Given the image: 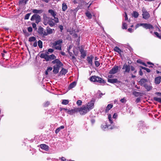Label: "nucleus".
<instances>
[{
	"mask_svg": "<svg viewBox=\"0 0 161 161\" xmlns=\"http://www.w3.org/2000/svg\"><path fill=\"white\" fill-rule=\"evenodd\" d=\"M43 12L42 10H38L36 9H33L32 10V12L35 14H41Z\"/></svg>",
	"mask_w": 161,
	"mask_h": 161,
	"instance_id": "nucleus-28",
	"label": "nucleus"
},
{
	"mask_svg": "<svg viewBox=\"0 0 161 161\" xmlns=\"http://www.w3.org/2000/svg\"><path fill=\"white\" fill-rule=\"evenodd\" d=\"M143 86L147 89V91H149L152 89V87L150 86H149L147 83L146 84H145Z\"/></svg>",
	"mask_w": 161,
	"mask_h": 161,
	"instance_id": "nucleus-30",
	"label": "nucleus"
},
{
	"mask_svg": "<svg viewBox=\"0 0 161 161\" xmlns=\"http://www.w3.org/2000/svg\"><path fill=\"white\" fill-rule=\"evenodd\" d=\"M48 12L50 13L51 15L54 18V22L55 23H58L59 22L58 19V18L56 17L57 13L52 9H49Z\"/></svg>",
	"mask_w": 161,
	"mask_h": 161,
	"instance_id": "nucleus-7",
	"label": "nucleus"
},
{
	"mask_svg": "<svg viewBox=\"0 0 161 161\" xmlns=\"http://www.w3.org/2000/svg\"><path fill=\"white\" fill-rule=\"evenodd\" d=\"M142 25H143V27L146 29H153L154 28L153 26L149 24L143 23L142 24Z\"/></svg>",
	"mask_w": 161,
	"mask_h": 161,
	"instance_id": "nucleus-17",
	"label": "nucleus"
},
{
	"mask_svg": "<svg viewBox=\"0 0 161 161\" xmlns=\"http://www.w3.org/2000/svg\"><path fill=\"white\" fill-rule=\"evenodd\" d=\"M108 81L111 83L114 84L115 83H120L121 82L120 81L118 80L116 78L115 79H108Z\"/></svg>",
	"mask_w": 161,
	"mask_h": 161,
	"instance_id": "nucleus-15",
	"label": "nucleus"
},
{
	"mask_svg": "<svg viewBox=\"0 0 161 161\" xmlns=\"http://www.w3.org/2000/svg\"><path fill=\"white\" fill-rule=\"evenodd\" d=\"M53 48L57 49V50H61V45H59L58 46H53Z\"/></svg>",
	"mask_w": 161,
	"mask_h": 161,
	"instance_id": "nucleus-36",
	"label": "nucleus"
},
{
	"mask_svg": "<svg viewBox=\"0 0 161 161\" xmlns=\"http://www.w3.org/2000/svg\"><path fill=\"white\" fill-rule=\"evenodd\" d=\"M64 128V125H61L59 127L57 128L55 130V132L56 134L58 133L61 130L63 129Z\"/></svg>",
	"mask_w": 161,
	"mask_h": 161,
	"instance_id": "nucleus-29",
	"label": "nucleus"
},
{
	"mask_svg": "<svg viewBox=\"0 0 161 161\" xmlns=\"http://www.w3.org/2000/svg\"><path fill=\"white\" fill-rule=\"evenodd\" d=\"M43 23L45 25H49L50 27H52L55 25L56 23L55 22H54L53 21V20L54 21V19H53L52 18L48 17L45 16H43Z\"/></svg>",
	"mask_w": 161,
	"mask_h": 161,
	"instance_id": "nucleus-2",
	"label": "nucleus"
},
{
	"mask_svg": "<svg viewBox=\"0 0 161 161\" xmlns=\"http://www.w3.org/2000/svg\"><path fill=\"white\" fill-rule=\"evenodd\" d=\"M70 34L72 35L74 37L77 38L78 37L77 34L76 33L75 31L74 30H72L69 32Z\"/></svg>",
	"mask_w": 161,
	"mask_h": 161,
	"instance_id": "nucleus-23",
	"label": "nucleus"
},
{
	"mask_svg": "<svg viewBox=\"0 0 161 161\" xmlns=\"http://www.w3.org/2000/svg\"><path fill=\"white\" fill-rule=\"evenodd\" d=\"M94 58V57L92 55H91L87 57L86 60L88 63L92 65V59Z\"/></svg>",
	"mask_w": 161,
	"mask_h": 161,
	"instance_id": "nucleus-16",
	"label": "nucleus"
},
{
	"mask_svg": "<svg viewBox=\"0 0 161 161\" xmlns=\"http://www.w3.org/2000/svg\"><path fill=\"white\" fill-rule=\"evenodd\" d=\"M153 99L154 101H157L161 103V98L157 97H153Z\"/></svg>",
	"mask_w": 161,
	"mask_h": 161,
	"instance_id": "nucleus-33",
	"label": "nucleus"
},
{
	"mask_svg": "<svg viewBox=\"0 0 161 161\" xmlns=\"http://www.w3.org/2000/svg\"><path fill=\"white\" fill-rule=\"evenodd\" d=\"M154 34L157 37L160 39H161V35H160L158 32H154Z\"/></svg>",
	"mask_w": 161,
	"mask_h": 161,
	"instance_id": "nucleus-47",
	"label": "nucleus"
},
{
	"mask_svg": "<svg viewBox=\"0 0 161 161\" xmlns=\"http://www.w3.org/2000/svg\"><path fill=\"white\" fill-rule=\"evenodd\" d=\"M122 69L124 70L123 73L124 74L129 73L130 70V66L129 64L125 63L123 65Z\"/></svg>",
	"mask_w": 161,
	"mask_h": 161,
	"instance_id": "nucleus-9",
	"label": "nucleus"
},
{
	"mask_svg": "<svg viewBox=\"0 0 161 161\" xmlns=\"http://www.w3.org/2000/svg\"><path fill=\"white\" fill-rule=\"evenodd\" d=\"M40 147L41 149L46 151H47L49 150V147L48 146L45 144H41L40 145Z\"/></svg>",
	"mask_w": 161,
	"mask_h": 161,
	"instance_id": "nucleus-21",
	"label": "nucleus"
},
{
	"mask_svg": "<svg viewBox=\"0 0 161 161\" xmlns=\"http://www.w3.org/2000/svg\"><path fill=\"white\" fill-rule=\"evenodd\" d=\"M95 66L97 67H98L100 65L99 62L97 61H95Z\"/></svg>",
	"mask_w": 161,
	"mask_h": 161,
	"instance_id": "nucleus-48",
	"label": "nucleus"
},
{
	"mask_svg": "<svg viewBox=\"0 0 161 161\" xmlns=\"http://www.w3.org/2000/svg\"><path fill=\"white\" fill-rule=\"evenodd\" d=\"M61 161H65L66 160V159L64 157H62L61 158Z\"/></svg>",
	"mask_w": 161,
	"mask_h": 161,
	"instance_id": "nucleus-64",
	"label": "nucleus"
},
{
	"mask_svg": "<svg viewBox=\"0 0 161 161\" xmlns=\"http://www.w3.org/2000/svg\"><path fill=\"white\" fill-rule=\"evenodd\" d=\"M140 67L142 69L146 70L147 71V72H148V73H149V72H151L150 69H149L148 68H146V67H143V66H140Z\"/></svg>",
	"mask_w": 161,
	"mask_h": 161,
	"instance_id": "nucleus-40",
	"label": "nucleus"
},
{
	"mask_svg": "<svg viewBox=\"0 0 161 161\" xmlns=\"http://www.w3.org/2000/svg\"><path fill=\"white\" fill-rule=\"evenodd\" d=\"M120 101L122 103H125L126 102V100L124 98H123L120 100Z\"/></svg>",
	"mask_w": 161,
	"mask_h": 161,
	"instance_id": "nucleus-53",
	"label": "nucleus"
},
{
	"mask_svg": "<svg viewBox=\"0 0 161 161\" xmlns=\"http://www.w3.org/2000/svg\"><path fill=\"white\" fill-rule=\"evenodd\" d=\"M46 36H48L49 35H51L52 34L53 31H55L54 29H52L50 28L49 26H47L46 27Z\"/></svg>",
	"mask_w": 161,
	"mask_h": 161,
	"instance_id": "nucleus-14",
	"label": "nucleus"
},
{
	"mask_svg": "<svg viewBox=\"0 0 161 161\" xmlns=\"http://www.w3.org/2000/svg\"><path fill=\"white\" fill-rule=\"evenodd\" d=\"M48 52L52 53L53 52L54 50L53 49L49 48L48 49Z\"/></svg>",
	"mask_w": 161,
	"mask_h": 161,
	"instance_id": "nucleus-59",
	"label": "nucleus"
},
{
	"mask_svg": "<svg viewBox=\"0 0 161 161\" xmlns=\"http://www.w3.org/2000/svg\"><path fill=\"white\" fill-rule=\"evenodd\" d=\"M85 14L89 19H91L92 18V15L89 11L86 12L85 13Z\"/></svg>",
	"mask_w": 161,
	"mask_h": 161,
	"instance_id": "nucleus-32",
	"label": "nucleus"
},
{
	"mask_svg": "<svg viewBox=\"0 0 161 161\" xmlns=\"http://www.w3.org/2000/svg\"><path fill=\"white\" fill-rule=\"evenodd\" d=\"M136 62L137 63H139L141 64H142L145 66H147V65L146 64L144 63V62H143L142 61H141V60H137L136 61Z\"/></svg>",
	"mask_w": 161,
	"mask_h": 161,
	"instance_id": "nucleus-34",
	"label": "nucleus"
},
{
	"mask_svg": "<svg viewBox=\"0 0 161 161\" xmlns=\"http://www.w3.org/2000/svg\"><path fill=\"white\" fill-rule=\"evenodd\" d=\"M108 119H109V120L111 124H112L113 123V121L112 120L111 115V114H109L108 116Z\"/></svg>",
	"mask_w": 161,
	"mask_h": 161,
	"instance_id": "nucleus-45",
	"label": "nucleus"
},
{
	"mask_svg": "<svg viewBox=\"0 0 161 161\" xmlns=\"http://www.w3.org/2000/svg\"><path fill=\"white\" fill-rule=\"evenodd\" d=\"M82 102L80 100H78L76 102V104L78 106H80L81 105Z\"/></svg>",
	"mask_w": 161,
	"mask_h": 161,
	"instance_id": "nucleus-49",
	"label": "nucleus"
},
{
	"mask_svg": "<svg viewBox=\"0 0 161 161\" xmlns=\"http://www.w3.org/2000/svg\"><path fill=\"white\" fill-rule=\"evenodd\" d=\"M52 63L56 64L53 67V72L55 74H57L59 72V68L63 66L62 63L58 59H56L52 61Z\"/></svg>",
	"mask_w": 161,
	"mask_h": 161,
	"instance_id": "nucleus-1",
	"label": "nucleus"
},
{
	"mask_svg": "<svg viewBox=\"0 0 161 161\" xmlns=\"http://www.w3.org/2000/svg\"><path fill=\"white\" fill-rule=\"evenodd\" d=\"M139 72V75H140L142 76L143 75V73H142V70L141 69H140Z\"/></svg>",
	"mask_w": 161,
	"mask_h": 161,
	"instance_id": "nucleus-63",
	"label": "nucleus"
},
{
	"mask_svg": "<svg viewBox=\"0 0 161 161\" xmlns=\"http://www.w3.org/2000/svg\"><path fill=\"white\" fill-rule=\"evenodd\" d=\"M94 101L92 100L88 103L86 107L87 108L89 111L94 108Z\"/></svg>",
	"mask_w": 161,
	"mask_h": 161,
	"instance_id": "nucleus-11",
	"label": "nucleus"
},
{
	"mask_svg": "<svg viewBox=\"0 0 161 161\" xmlns=\"http://www.w3.org/2000/svg\"><path fill=\"white\" fill-rule=\"evenodd\" d=\"M80 52L81 54V57L84 58L86 55V52L82 47H81L80 49Z\"/></svg>",
	"mask_w": 161,
	"mask_h": 161,
	"instance_id": "nucleus-18",
	"label": "nucleus"
},
{
	"mask_svg": "<svg viewBox=\"0 0 161 161\" xmlns=\"http://www.w3.org/2000/svg\"><path fill=\"white\" fill-rule=\"evenodd\" d=\"M141 100V98L140 97H138L136 98V103H139Z\"/></svg>",
	"mask_w": 161,
	"mask_h": 161,
	"instance_id": "nucleus-51",
	"label": "nucleus"
},
{
	"mask_svg": "<svg viewBox=\"0 0 161 161\" xmlns=\"http://www.w3.org/2000/svg\"><path fill=\"white\" fill-rule=\"evenodd\" d=\"M28 1V0H22L20 1L19 2V4H22L23 3H24V4L25 5V4H26Z\"/></svg>",
	"mask_w": 161,
	"mask_h": 161,
	"instance_id": "nucleus-43",
	"label": "nucleus"
},
{
	"mask_svg": "<svg viewBox=\"0 0 161 161\" xmlns=\"http://www.w3.org/2000/svg\"><path fill=\"white\" fill-rule=\"evenodd\" d=\"M23 32L25 34V35L26 36H29V34L26 30H23Z\"/></svg>",
	"mask_w": 161,
	"mask_h": 161,
	"instance_id": "nucleus-50",
	"label": "nucleus"
},
{
	"mask_svg": "<svg viewBox=\"0 0 161 161\" xmlns=\"http://www.w3.org/2000/svg\"><path fill=\"white\" fill-rule=\"evenodd\" d=\"M31 14V13H28L26 14L25 16L24 19L25 20L28 19H29V17Z\"/></svg>",
	"mask_w": 161,
	"mask_h": 161,
	"instance_id": "nucleus-44",
	"label": "nucleus"
},
{
	"mask_svg": "<svg viewBox=\"0 0 161 161\" xmlns=\"http://www.w3.org/2000/svg\"><path fill=\"white\" fill-rule=\"evenodd\" d=\"M114 51L118 53L120 57H122L121 53L123 52V51L121 50L118 47L116 46L114 49Z\"/></svg>",
	"mask_w": 161,
	"mask_h": 161,
	"instance_id": "nucleus-20",
	"label": "nucleus"
},
{
	"mask_svg": "<svg viewBox=\"0 0 161 161\" xmlns=\"http://www.w3.org/2000/svg\"><path fill=\"white\" fill-rule=\"evenodd\" d=\"M148 81V80L144 78H142L139 81L140 84L142 86H144L145 84L147 83V82Z\"/></svg>",
	"mask_w": 161,
	"mask_h": 161,
	"instance_id": "nucleus-19",
	"label": "nucleus"
},
{
	"mask_svg": "<svg viewBox=\"0 0 161 161\" xmlns=\"http://www.w3.org/2000/svg\"><path fill=\"white\" fill-rule=\"evenodd\" d=\"M78 108H75L71 110L69 109V110H68L67 113L70 115H73V114L77 113L78 112Z\"/></svg>",
	"mask_w": 161,
	"mask_h": 161,
	"instance_id": "nucleus-13",
	"label": "nucleus"
},
{
	"mask_svg": "<svg viewBox=\"0 0 161 161\" xmlns=\"http://www.w3.org/2000/svg\"><path fill=\"white\" fill-rule=\"evenodd\" d=\"M125 20H127L128 19V17H127V15L126 13L125 12Z\"/></svg>",
	"mask_w": 161,
	"mask_h": 161,
	"instance_id": "nucleus-58",
	"label": "nucleus"
},
{
	"mask_svg": "<svg viewBox=\"0 0 161 161\" xmlns=\"http://www.w3.org/2000/svg\"><path fill=\"white\" fill-rule=\"evenodd\" d=\"M90 80L92 82H98L101 84H105L106 83V81L103 79L96 75L92 76L90 77Z\"/></svg>",
	"mask_w": 161,
	"mask_h": 161,
	"instance_id": "nucleus-3",
	"label": "nucleus"
},
{
	"mask_svg": "<svg viewBox=\"0 0 161 161\" xmlns=\"http://www.w3.org/2000/svg\"><path fill=\"white\" fill-rule=\"evenodd\" d=\"M122 28L123 29H127V24L125 22H123Z\"/></svg>",
	"mask_w": 161,
	"mask_h": 161,
	"instance_id": "nucleus-42",
	"label": "nucleus"
},
{
	"mask_svg": "<svg viewBox=\"0 0 161 161\" xmlns=\"http://www.w3.org/2000/svg\"><path fill=\"white\" fill-rule=\"evenodd\" d=\"M62 40L59 39L53 43V46H56L57 45H61L60 44L62 42Z\"/></svg>",
	"mask_w": 161,
	"mask_h": 161,
	"instance_id": "nucleus-24",
	"label": "nucleus"
},
{
	"mask_svg": "<svg viewBox=\"0 0 161 161\" xmlns=\"http://www.w3.org/2000/svg\"><path fill=\"white\" fill-rule=\"evenodd\" d=\"M36 38L34 36L31 37L29 38V41L30 42H33L36 40Z\"/></svg>",
	"mask_w": 161,
	"mask_h": 161,
	"instance_id": "nucleus-41",
	"label": "nucleus"
},
{
	"mask_svg": "<svg viewBox=\"0 0 161 161\" xmlns=\"http://www.w3.org/2000/svg\"><path fill=\"white\" fill-rule=\"evenodd\" d=\"M71 57H72V59L73 60V61H76V58L75 57V56H74V55H72Z\"/></svg>",
	"mask_w": 161,
	"mask_h": 161,
	"instance_id": "nucleus-60",
	"label": "nucleus"
},
{
	"mask_svg": "<svg viewBox=\"0 0 161 161\" xmlns=\"http://www.w3.org/2000/svg\"><path fill=\"white\" fill-rule=\"evenodd\" d=\"M130 69H131V70L132 71H133L134 70H135V68L133 67V66H130Z\"/></svg>",
	"mask_w": 161,
	"mask_h": 161,
	"instance_id": "nucleus-56",
	"label": "nucleus"
},
{
	"mask_svg": "<svg viewBox=\"0 0 161 161\" xmlns=\"http://www.w3.org/2000/svg\"><path fill=\"white\" fill-rule=\"evenodd\" d=\"M76 85V82L74 81L71 83L68 87V89L69 90L74 87Z\"/></svg>",
	"mask_w": 161,
	"mask_h": 161,
	"instance_id": "nucleus-22",
	"label": "nucleus"
},
{
	"mask_svg": "<svg viewBox=\"0 0 161 161\" xmlns=\"http://www.w3.org/2000/svg\"><path fill=\"white\" fill-rule=\"evenodd\" d=\"M59 28L60 30L62 32L63 29V26L62 25H59Z\"/></svg>",
	"mask_w": 161,
	"mask_h": 161,
	"instance_id": "nucleus-61",
	"label": "nucleus"
},
{
	"mask_svg": "<svg viewBox=\"0 0 161 161\" xmlns=\"http://www.w3.org/2000/svg\"><path fill=\"white\" fill-rule=\"evenodd\" d=\"M142 11L143 18L145 19H148L150 17L149 14L145 10V9H142Z\"/></svg>",
	"mask_w": 161,
	"mask_h": 161,
	"instance_id": "nucleus-12",
	"label": "nucleus"
},
{
	"mask_svg": "<svg viewBox=\"0 0 161 161\" xmlns=\"http://www.w3.org/2000/svg\"><path fill=\"white\" fill-rule=\"evenodd\" d=\"M46 31L44 28L41 26L39 27L38 29L37 32L41 36L45 37L46 36Z\"/></svg>",
	"mask_w": 161,
	"mask_h": 161,
	"instance_id": "nucleus-8",
	"label": "nucleus"
},
{
	"mask_svg": "<svg viewBox=\"0 0 161 161\" xmlns=\"http://www.w3.org/2000/svg\"><path fill=\"white\" fill-rule=\"evenodd\" d=\"M31 21H35V22L38 24L41 21V18L40 16L37 14H34L33 15L31 19Z\"/></svg>",
	"mask_w": 161,
	"mask_h": 161,
	"instance_id": "nucleus-6",
	"label": "nucleus"
},
{
	"mask_svg": "<svg viewBox=\"0 0 161 161\" xmlns=\"http://www.w3.org/2000/svg\"><path fill=\"white\" fill-rule=\"evenodd\" d=\"M69 101L68 100H63L62 103L64 105H67L68 104Z\"/></svg>",
	"mask_w": 161,
	"mask_h": 161,
	"instance_id": "nucleus-37",
	"label": "nucleus"
},
{
	"mask_svg": "<svg viewBox=\"0 0 161 161\" xmlns=\"http://www.w3.org/2000/svg\"><path fill=\"white\" fill-rule=\"evenodd\" d=\"M28 31L29 32H31L32 31V29L31 27H29L28 28Z\"/></svg>",
	"mask_w": 161,
	"mask_h": 161,
	"instance_id": "nucleus-54",
	"label": "nucleus"
},
{
	"mask_svg": "<svg viewBox=\"0 0 161 161\" xmlns=\"http://www.w3.org/2000/svg\"><path fill=\"white\" fill-rule=\"evenodd\" d=\"M113 107V105L111 104H108L105 110L106 113L108 112L109 110H110Z\"/></svg>",
	"mask_w": 161,
	"mask_h": 161,
	"instance_id": "nucleus-26",
	"label": "nucleus"
},
{
	"mask_svg": "<svg viewBox=\"0 0 161 161\" xmlns=\"http://www.w3.org/2000/svg\"><path fill=\"white\" fill-rule=\"evenodd\" d=\"M78 112L82 115H84L86 114L89 111L85 105H83L80 108H78Z\"/></svg>",
	"mask_w": 161,
	"mask_h": 161,
	"instance_id": "nucleus-5",
	"label": "nucleus"
},
{
	"mask_svg": "<svg viewBox=\"0 0 161 161\" xmlns=\"http://www.w3.org/2000/svg\"><path fill=\"white\" fill-rule=\"evenodd\" d=\"M161 81V77L158 76L156 77L155 79V84H159Z\"/></svg>",
	"mask_w": 161,
	"mask_h": 161,
	"instance_id": "nucleus-25",
	"label": "nucleus"
},
{
	"mask_svg": "<svg viewBox=\"0 0 161 161\" xmlns=\"http://www.w3.org/2000/svg\"><path fill=\"white\" fill-rule=\"evenodd\" d=\"M32 24L33 27L36 30L37 28L36 24L35 23H32Z\"/></svg>",
	"mask_w": 161,
	"mask_h": 161,
	"instance_id": "nucleus-52",
	"label": "nucleus"
},
{
	"mask_svg": "<svg viewBox=\"0 0 161 161\" xmlns=\"http://www.w3.org/2000/svg\"><path fill=\"white\" fill-rule=\"evenodd\" d=\"M68 72V71L67 69H64V68H62L61 70L59 72V73L60 75H65Z\"/></svg>",
	"mask_w": 161,
	"mask_h": 161,
	"instance_id": "nucleus-27",
	"label": "nucleus"
},
{
	"mask_svg": "<svg viewBox=\"0 0 161 161\" xmlns=\"http://www.w3.org/2000/svg\"><path fill=\"white\" fill-rule=\"evenodd\" d=\"M40 57L41 58L45 59L47 61L53 60L56 58L55 55L53 54L49 56H47L46 54H41Z\"/></svg>",
	"mask_w": 161,
	"mask_h": 161,
	"instance_id": "nucleus-4",
	"label": "nucleus"
},
{
	"mask_svg": "<svg viewBox=\"0 0 161 161\" xmlns=\"http://www.w3.org/2000/svg\"><path fill=\"white\" fill-rule=\"evenodd\" d=\"M139 16L138 13L136 11H135L133 12V16L135 18H137Z\"/></svg>",
	"mask_w": 161,
	"mask_h": 161,
	"instance_id": "nucleus-35",
	"label": "nucleus"
},
{
	"mask_svg": "<svg viewBox=\"0 0 161 161\" xmlns=\"http://www.w3.org/2000/svg\"><path fill=\"white\" fill-rule=\"evenodd\" d=\"M38 45L40 48L42 47V42L41 40H39L38 41Z\"/></svg>",
	"mask_w": 161,
	"mask_h": 161,
	"instance_id": "nucleus-39",
	"label": "nucleus"
},
{
	"mask_svg": "<svg viewBox=\"0 0 161 161\" xmlns=\"http://www.w3.org/2000/svg\"><path fill=\"white\" fill-rule=\"evenodd\" d=\"M117 116H118V115L117 114L114 113V114L113 115V117L114 119H116L117 118Z\"/></svg>",
	"mask_w": 161,
	"mask_h": 161,
	"instance_id": "nucleus-57",
	"label": "nucleus"
},
{
	"mask_svg": "<svg viewBox=\"0 0 161 161\" xmlns=\"http://www.w3.org/2000/svg\"><path fill=\"white\" fill-rule=\"evenodd\" d=\"M50 104V102L49 101H47L45 102L44 104V107H48Z\"/></svg>",
	"mask_w": 161,
	"mask_h": 161,
	"instance_id": "nucleus-46",
	"label": "nucleus"
},
{
	"mask_svg": "<svg viewBox=\"0 0 161 161\" xmlns=\"http://www.w3.org/2000/svg\"><path fill=\"white\" fill-rule=\"evenodd\" d=\"M67 6L65 3H63L62 5V9L63 11H65L67 9Z\"/></svg>",
	"mask_w": 161,
	"mask_h": 161,
	"instance_id": "nucleus-31",
	"label": "nucleus"
},
{
	"mask_svg": "<svg viewBox=\"0 0 161 161\" xmlns=\"http://www.w3.org/2000/svg\"><path fill=\"white\" fill-rule=\"evenodd\" d=\"M133 94L136 97H137L139 95H141L142 94V93L141 92H137L136 91H135L133 92Z\"/></svg>",
	"mask_w": 161,
	"mask_h": 161,
	"instance_id": "nucleus-38",
	"label": "nucleus"
},
{
	"mask_svg": "<svg viewBox=\"0 0 161 161\" xmlns=\"http://www.w3.org/2000/svg\"><path fill=\"white\" fill-rule=\"evenodd\" d=\"M52 69H53L52 67H48L47 68V70L48 72H49L50 71H51L52 70Z\"/></svg>",
	"mask_w": 161,
	"mask_h": 161,
	"instance_id": "nucleus-55",
	"label": "nucleus"
},
{
	"mask_svg": "<svg viewBox=\"0 0 161 161\" xmlns=\"http://www.w3.org/2000/svg\"><path fill=\"white\" fill-rule=\"evenodd\" d=\"M119 67L118 66L115 65L113 68L109 71V74H114L117 73L119 70Z\"/></svg>",
	"mask_w": 161,
	"mask_h": 161,
	"instance_id": "nucleus-10",
	"label": "nucleus"
},
{
	"mask_svg": "<svg viewBox=\"0 0 161 161\" xmlns=\"http://www.w3.org/2000/svg\"><path fill=\"white\" fill-rule=\"evenodd\" d=\"M68 52L69 53V55L70 56H72L73 55L72 53V52H71L69 51V49H68Z\"/></svg>",
	"mask_w": 161,
	"mask_h": 161,
	"instance_id": "nucleus-62",
	"label": "nucleus"
}]
</instances>
